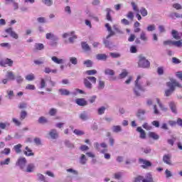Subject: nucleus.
Listing matches in <instances>:
<instances>
[{
    "mask_svg": "<svg viewBox=\"0 0 182 182\" xmlns=\"http://www.w3.org/2000/svg\"><path fill=\"white\" fill-rule=\"evenodd\" d=\"M166 86L169 87V89L165 90V96H166V97L173 95V92L176 90V87H179L180 89L182 87L181 84L174 79H171V82H166Z\"/></svg>",
    "mask_w": 182,
    "mask_h": 182,
    "instance_id": "obj_1",
    "label": "nucleus"
},
{
    "mask_svg": "<svg viewBox=\"0 0 182 182\" xmlns=\"http://www.w3.org/2000/svg\"><path fill=\"white\" fill-rule=\"evenodd\" d=\"M138 68H142V69H149L150 68V61L146 59L143 55L138 56Z\"/></svg>",
    "mask_w": 182,
    "mask_h": 182,
    "instance_id": "obj_2",
    "label": "nucleus"
},
{
    "mask_svg": "<svg viewBox=\"0 0 182 182\" xmlns=\"http://www.w3.org/2000/svg\"><path fill=\"white\" fill-rule=\"evenodd\" d=\"M140 79H141V75H138L135 80V88L134 89V92L136 96H140V93L137 90H144L143 86H141Z\"/></svg>",
    "mask_w": 182,
    "mask_h": 182,
    "instance_id": "obj_3",
    "label": "nucleus"
},
{
    "mask_svg": "<svg viewBox=\"0 0 182 182\" xmlns=\"http://www.w3.org/2000/svg\"><path fill=\"white\" fill-rule=\"evenodd\" d=\"M97 80V79L95 77H87V78L84 79V85L87 89H92L93 86L90 82H92L94 85H96Z\"/></svg>",
    "mask_w": 182,
    "mask_h": 182,
    "instance_id": "obj_4",
    "label": "nucleus"
},
{
    "mask_svg": "<svg viewBox=\"0 0 182 182\" xmlns=\"http://www.w3.org/2000/svg\"><path fill=\"white\" fill-rule=\"evenodd\" d=\"M139 161L140 164H142V168H147L148 167H151V162H150V161L140 158L139 159Z\"/></svg>",
    "mask_w": 182,
    "mask_h": 182,
    "instance_id": "obj_5",
    "label": "nucleus"
},
{
    "mask_svg": "<svg viewBox=\"0 0 182 182\" xmlns=\"http://www.w3.org/2000/svg\"><path fill=\"white\" fill-rule=\"evenodd\" d=\"M17 166L20 167V168L23 169L25 168V166H26V158H20L17 163Z\"/></svg>",
    "mask_w": 182,
    "mask_h": 182,
    "instance_id": "obj_6",
    "label": "nucleus"
},
{
    "mask_svg": "<svg viewBox=\"0 0 182 182\" xmlns=\"http://www.w3.org/2000/svg\"><path fill=\"white\" fill-rule=\"evenodd\" d=\"M5 31L6 32V33H9L10 36H11V38H13L14 39H18V38H19V36H18V33L14 31L12 28H9L6 29Z\"/></svg>",
    "mask_w": 182,
    "mask_h": 182,
    "instance_id": "obj_7",
    "label": "nucleus"
},
{
    "mask_svg": "<svg viewBox=\"0 0 182 182\" xmlns=\"http://www.w3.org/2000/svg\"><path fill=\"white\" fill-rule=\"evenodd\" d=\"M105 12H106V19H107V21H108V22H113V18H112V15L110 14L112 12V9L107 8L105 9Z\"/></svg>",
    "mask_w": 182,
    "mask_h": 182,
    "instance_id": "obj_8",
    "label": "nucleus"
},
{
    "mask_svg": "<svg viewBox=\"0 0 182 182\" xmlns=\"http://www.w3.org/2000/svg\"><path fill=\"white\" fill-rule=\"evenodd\" d=\"M163 161L164 163H165L166 164H168V166H171V155L170 154H165L163 156Z\"/></svg>",
    "mask_w": 182,
    "mask_h": 182,
    "instance_id": "obj_9",
    "label": "nucleus"
},
{
    "mask_svg": "<svg viewBox=\"0 0 182 182\" xmlns=\"http://www.w3.org/2000/svg\"><path fill=\"white\" fill-rule=\"evenodd\" d=\"M75 103L78 105V106H87V101L85 100V98H77L75 100Z\"/></svg>",
    "mask_w": 182,
    "mask_h": 182,
    "instance_id": "obj_10",
    "label": "nucleus"
},
{
    "mask_svg": "<svg viewBox=\"0 0 182 182\" xmlns=\"http://www.w3.org/2000/svg\"><path fill=\"white\" fill-rule=\"evenodd\" d=\"M136 132L139 133L140 139H142L143 140L146 139V132L143 129H141V127H138L136 128Z\"/></svg>",
    "mask_w": 182,
    "mask_h": 182,
    "instance_id": "obj_11",
    "label": "nucleus"
},
{
    "mask_svg": "<svg viewBox=\"0 0 182 182\" xmlns=\"http://www.w3.org/2000/svg\"><path fill=\"white\" fill-rule=\"evenodd\" d=\"M148 136L150 139H153L154 140H159V139H160V136L154 132H149Z\"/></svg>",
    "mask_w": 182,
    "mask_h": 182,
    "instance_id": "obj_12",
    "label": "nucleus"
},
{
    "mask_svg": "<svg viewBox=\"0 0 182 182\" xmlns=\"http://www.w3.org/2000/svg\"><path fill=\"white\" fill-rule=\"evenodd\" d=\"M58 92L61 96H69V95H70V91L64 88L59 89Z\"/></svg>",
    "mask_w": 182,
    "mask_h": 182,
    "instance_id": "obj_13",
    "label": "nucleus"
},
{
    "mask_svg": "<svg viewBox=\"0 0 182 182\" xmlns=\"http://www.w3.org/2000/svg\"><path fill=\"white\" fill-rule=\"evenodd\" d=\"M49 136H50L51 139L55 140V139H58V132L56 129H51L49 132Z\"/></svg>",
    "mask_w": 182,
    "mask_h": 182,
    "instance_id": "obj_14",
    "label": "nucleus"
},
{
    "mask_svg": "<svg viewBox=\"0 0 182 182\" xmlns=\"http://www.w3.org/2000/svg\"><path fill=\"white\" fill-rule=\"evenodd\" d=\"M70 38H69V42L70 43H73L75 42V39H77V36L75 35V31H71L70 34Z\"/></svg>",
    "mask_w": 182,
    "mask_h": 182,
    "instance_id": "obj_15",
    "label": "nucleus"
},
{
    "mask_svg": "<svg viewBox=\"0 0 182 182\" xmlns=\"http://www.w3.org/2000/svg\"><path fill=\"white\" fill-rule=\"evenodd\" d=\"M51 60H53V62H54V63H57V65H60L63 63V59L62 58L59 59L56 56H53L51 58Z\"/></svg>",
    "mask_w": 182,
    "mask_h": 182,
    "instance_id": "obj_16",
    "label": "nucleus"
},
{
    "mask_svg": "<svg viewBox=\"0 0 182 182\" xmlns=\"http://www.w3.org/2000/svg\"><path fill=\"white\" fill-rule=\"evenodd\" d=\"M21 149H22V144H18L14 146V149L17 154H20V153H22V150Z\"/></svg>",
    "mask_w": 182,
    "mask_h": 182,
    "instance_id": "obj_17",
    "label": "nucleus"
},
{
    "mask_svg": "<svg viewBox=\"0 0 182 182\" xmlns=\"http://www.w3.org/2000/svg\"><path fill=\"white\" fill-rule=\"evenodd\" d=\"M24 154H25V156H27L28 157L35 155V154L33 152H32V149H31L28 146L26 147V151H24Z\"/></svg>",
    "mask_w": 182,
    "mask_h": 182,
    "instance_id": "obj_18",
    "label": "nucleus"
},
{
    "mask_svg": "<svg viewBox=\"0 0 182 182\" xmlns=\"http://www.w3.org/2000/svg\"><path fill=\"white\" fill-rule=\"evenodd\" d=\"M82 48L83 50H85V52H89L90 51V46H89V44L86 42H82L81 43Z\"/></svg>",
    "mask_w": 182,
    "mask_h": 182,
    "instance_id": "obj_19",
    "label": "nucleus"
},
{
    "mask_svg": "<svg viewBox=\"0 0 182 182\" xmlns=\"http://www.w3.org/2000/svg\"><path fill=\"white\" fill-rule=\"evenodd\" d=\"M143 182H153V176H151V173H146Z\"/></svg>",
    "mask_w": 182,
    "mask_h": 182,
    "instance_id": "obj_20",
    "label": "nucleus"
},
{
    "mask_svg": "<svg viewBox=\"0 0 182 182\" xmlns=\"http://www.w3.org/2000/svg\"><path fill=\"white\" fill-rule=\"evenodd\" d=\"M146 114V111L144 109H139L136 113V116L139 117V119H141L143 120V116Z\"/></svg>",
    "mask_w": 182,
    "mask_h": 182,
    "instance_id": "obj_21",
    "label": "nucleus"
},
{
    "mask_svg": "<svg viewBox=\"0 0 182 182\" xmlns=\"http://www.w3.org/2000/svg\"><path fill=\"white\" fill-rule=\"evenodd\" d=\"M171 35L173 38H174V39H176L177 41H178L181 38L180 34H178V31L176 30H172Z\"/></svg>",
    "mask_w": 182,
    "mask_h": 182,
    "instance_id": "obj_22",
    "label": "nucleus"
},
{
    "mask_svg": "<svg viewBox=\"0 0 182 182\" xmlns=\"http://www.w3.org/2000/svg\"><path fill=\"white\" fill-rule=\"evenodd\" d=\"M97 60H106L107 59V55L106 54H98L96 56Z\"/></svg>",
    "mask_w": 182,
    "mask_h": 182,
    "instance_id": "obj_23",
    "label": "nucleus"
},
{
    "mask_svg": "<svg viewBox=\"0 0 182 182\" xmlns=\"http://www.w3.org/2000/svg\"><path fill=\"white\" fill-rule=\"evenodd\" d=\"M171 139H168L167 142L171 146H174V141H176V140H177V137H176L174 135H171Z\"/></svg>",
    "mask_w": 182,
    "mask_h": 182,
    "instance_id": "obj_24",
    "label": "nucleus"
},
{
    "mask_svg": "<svg viewBox=\"0 0 182 182\" xmlns=\"http://www.w3.org/2000/svg\"><path fill=\"white\" fill-rule=\"evenodd\" d=\"M6 77L9 79V80H15V75L12 71L7 72Z\"/></svg>",
    "mask_w": 182,
    "mask_h": 182,
    "instance_id": "obj_25",
    "label": "nucleus"
},
{
    "mask_svg": "<svg viewBox=\"0 0 182 182\" xmlns=\"http://www.w3.org/2000/svg\"><path fill=\"white\" fill-rule=\"evenodd\" d=\"M105 73L107 76H114V70H113L112 69H109V68L106 69L105 70Z\"/></svg>",
    "mask_w": 182,
    "mask_h": 182,
    "instance_id": "obj_26",
    "label": "nucleus"
},
{
    "mask_svg": "<svg viewBox=\"0 0 182 182\" xmlns=\"http://www.w3.org/2000/svg\"><path fill=\"white\" fill-rule=\"evenodd\" d=\"M38 123H40V124H45L46 123H48V119H46V117H40L38 118Z\"/></svg>",
    "mask_w": 182,
    "mask_h": 182,
    "instance_id": "obj_27",
    "label": "nucleus"
},
{
    "mask_svg": "<svg viewBox=\"0 0 182 182\" xmlns=\"http://www.w3.org/2000/svg\"><path fill=\"white\" fill-rule=\"evenodd\" d=\"M140 39L141 41H143V42H147L148 41L147 35L144 33V31H142L141 33Z\"/></svg>",
    "mask_w": 182,
    "mask_h": 182,
    "instance_id": "obj_28",
    "label": "nucleus"
},
{
    "mask_svg": "<svg viewBox=\"0 0 182 182\" xmlns=\"http://www.w3.org/2000/svg\"><path fill=\"white\" fill-rule=\"evenodd\" d=\"M45 48V46L43 43H36L35 44V50H42Z\"/></svg>",
    "mask_w": 182,
    "mask_h": 182,
    "instance_id": "obj_29",
    "label": "nucleus"
},
{
    "mask_svg": "<svg viewBox=\"0 0 182 182\" xmlns=\"http://www.w3.org/2000/svg\"><path fill=\"white\" fill-rule=\"evenodd\" d=\"M33 168H35L33 164H30L27 166L26 171L27 173H32V171H33Z\"/></svg>",
    "mask_w": 182,
    "mask_h": 182,
    "instance_id": "obj_30",
    "label": "nucleus"
},
{
    "mask_svg": "<svg viewBox=\"0 0 182 182\" xmlns=\"http://www.w3.org/2000/svg\"><path fill=\"white\" fill-rule=\"evenodd\" d=\"M172 46H176L177 48H181L182 41L179 40L178 41H172Z\"/></svg>",
    "mask_w": 182,
    "mask_h": 182,
    "instance_id": "obj_31",
    "label": "nucleus"
},
{
    "mask_svg": "<svg viewBox=\"0 0 182 182\" xmlns=\"http://www.w3.org/2000/svg\"><path fill=\"white\" fill-rule=\"evenodd\" d=\"M27 116H28V112H26V111L25 110L21 111L20 113V120H24V119H26Z\"/></svg>",
    "mask_w": 182,
    "mask_h": 182,
    "instance_id": "obj_32",
    "label": "nucleus"
},
{
    "mask_svg": "<svg viewBox=\"0 0 182 182\" xmlns=\"http://www.w3.org/2000/svg\"><path fill=\"white\" fill-rule=\"evenodd\" d=\"M45 73H57L58 70H51L50 68L47 67L44 70Z\"/></svg>",
    "mask_w": 182,
    "mask_h": 182,
    "instance_id": "obj_33",
    "label": "nucleus"
},
{
    "mask_svg": "<svg viewBox=\"0 0 182 182\" xmlns=\"http://www.w3.org/2000/svg\"><path fill=\"white\" fill-rule=\"evenodd\" d=\"M112 132H114V133H119V132H122V127L119 125L113 126Z\"/></svg>",
    "mask_w": 182,
    "mask_h": 182,
    "instance_id": "obj_34",
    "label": "nucleus"
},
{
    "mask_svg": "<svg viewBox=\"0 0 182 182\" xmlns=\"http://www.w3.org/2000/svg\"><path fill=\"white\" fill-rule=\"evenodd\" d=\"M86 161H87V159H86V156H85V154H82L80 159V164H86Z\"/></svg>",
    "mask_w": 182,
    "mask_h": 182,
    "instance_id": "obj_35",
    "label": "nucleus"
},
{
    "mask_svg": "<svg viewBox=\"0 0 182 182\" xmlns=\"http://www.w3.org/2000/svg\"><path fill=\"white\" fill-rule=\"evenodd\" d=\"M139 12L142 16H147V9L144 7H141L139 10Z\"/></svg>",
    "mask_w": 182,
    "mask_h": 182,
    "instance_id": "obj_36",
    "label": "nucleus"
},
{
    "mask_svg": "<svg viewBox=\"0 0 182 182\" xmlns=\"http://www.w3.org/2000/svg\"><path fill=\"white\" fill-rule=\"evenodd\" d=\"M129 75V73H127V70H123L122 72L119 74V79H124L126 76Z\"/></svg>",
    "mask_w": 182,
    "mask_h": 182,
    "instance_id": "obj_37",
    "label": "nucleus"
},
{
    "mask_svg": "<svg viewBox=\"0 0 182 182\" xmlns=\"http://www.w3.org/2000/svg\"><path fill=\"white\" fill-rule=\"evenodd\" d=\"M26 80H28L29 82H31L32 80H35V75L31 73V74H29V75H26Z\"/></svg>",
    "mask_w": 182,
    "mask_h": 182,
    "instance_id": "obj_38",
    "label": "nucleus"
},
{
    "mask_svg": "<svg viewBox=\"0 0 182 182\" xmlns=\"http://www.w3.org/2000/svg\"><path fill=\"white\" fill-rule=\"evenodd\" d=\"M5 63H6V65L11 67L14 65V61L11 59L6 58Z\"/></svg>",
    "mask_w": 182,
    "mask_h": 182,
    "instance_id": "obj_39",
    "label": "nucleus"
},
{
    "mask_svg": "<svg viewBox=\"0 0 182 182\" xmlns=\"http://www.w3.org/2000/svg\"><path fill=\"white\" fill-rule=\"evenodd\" d=\"M85 73L87 75H88L89 76H92L93 75H96V73H97V70H87L85 72Z\"/></svg>",
    "mask_w": 182,
    "mask_h": 182,
    "instance_id": "obj_40",
    "label": "nucleus"
},
{
    "mask_svg": "<svg viewBox=\"0 0 182 182\" xmlns=\"http://www.w3.org/2000/svg\"><path fill=\"white\" fill-rule=\"evenodd\" d=\"M169 106H170V108L172 110L173 113H177V109L176 108V104L174 102H171Z\"/></svg>",
    "mask_w": 182,
    "mask_h": 182,
    "instance_id": "obj_41",
    "label": "nucleus"
},
{
    "mask_svg": "<svg viewBox=\"0 0 182 182\" xmlns=\"http://www.w3.org/2000/svg\"><path fill=\"white\" fill-rule=\"evenodd\" d=\"M84 65H85V66L87 68H92V65H93V63H92V60H87L85 61H84Z\"/></svg>",
    "mask_w": 182,
    "mask_h": 182,
    "instance_id": "obj_42",
    "label": "nucleus"
},
{
    "mask_svg": "<svg viewBox=\"0 0 182 182\" xmlns=\"http://www.w3.org/2000/svg\"><path fill=\"white\" fill-rule=\"evenodd\" d=\"M127 18H128V19H131V21H133V19H134V14L133 11H129L127 14Z\"/></svg>",
    "mask_w": 182,
    "mask_h": 182,
    "instance_id": "obj_43",
    "label": "nucleus"
},
{
    "mask_svg": "<svg viewBox=\"0 0 182 182\" xmlns=\"http://www.w3.org/2000/svg\"><path fill=\"white\" fill-rule=\"evenodd\" d=\"M146 29L148 32H153V31H156V26L154 24L149 25Z\"/></svg>",
    "mask_w": 182,
    "mask_h": 182,
    "instance_id": "obj_44",
    "label": "nucleus"
},
{
    "mask_svg": "<svg viewBox=\"0 0 182 182\" xmlns=\"http://www.w3.org/2000/svg\"><path fill=\"white\" fill-rule=\"evenodd\" d=\"M156 102H157L159 107L161 109V110H164V112H166V110H167V108L164 107L163 104H161V102H160V100L159 98H156Z\"/></svg>",
    "mask_w": 182,
    "mask_h": 182,
    "instance_id": "obj_45",
    "label": "nucleus"
},
{
    "mask_svg": "<svg viewBox=\"0 0 182 182\" xmlns=\"http://www.w3.org/2000/svg\"><path fill=\"white\" fill-rule=\"evenodd\" d=\"M35 89H36V87L32 84H28L26 86V90H35Z\"/></svg>",
    "mask_w": 182,
    "mask_h": 182,
    "instance_id": "obj_46",
    "label": "nucleus"
},
{
    "mask_svg": "<svg viewBox=\"0 0 182 182\" xmlns=\"http://www.w3.org/2000/svg\"><path fill=\"white\" fill-rule=\"evenodd\" d=\"M46 39H56L55 35L52 33H48L46 36Z\"/></svg>",
    "mask_w": 182,
    "mask_h": 182,
    "instance_id": "obj_47",
    "label": "nucleus"
},
{
    "mask_svg": "<svg viewBox=\"0 0 182 182\" xmlns=\"http://www.w3.org/2000/svg\"><path fill=\"white\" fill-rule=\"evenodd\" d=\"M56 113H58V109H56L55 108H51L48 112L50 116H55V114H56Z\"/></svg>",
    "mask_w": 182,
    "mask_h": 182,
    "instance_id": "obj_48",
    "label": "nucleus"
},
{
    "mask_svg": "<svg viewBox=\"0 0 182 182\" xmlns=\"http://www.w3.org/2000/svg\"><path fill=\"white\" fill-rule=\"evenodd\" d=\"M131 5H132V9H133V11H134V12H139V7H137V5L136 4V3L132 1L131 3Z\"/></svg>",
    "mask_w": 182,
    "mask_h": 182,
    "instance_id": "obj_49",
    "label": "nucleus"
},
{
    "mask_svg": "<svg viewBox=\"0 0 182 182\" xmlns=\"http://www.w3.org/2000/svg\"><path fill=\"white\" fill-rule=\"evenodd\" d=\"M10 161H11V159L7 158L4 161H1V166L8 165L9 164Z\"/></svg>",
    "mask_w": 182,
    "mask_h": 182,
    "instance_id": "obj_50",
    "label": "nucleus"
},
{
    "mask_svg": "<svg viewBox=\"0 0 182 182\" xmlns=\"http://www.w3.org/2000/svg\"><path fill=\"white\" fill-rule=\"evenodd\" d=\"M70 62L72 65H77V58H76V57H71L70 58Z\"/></svg>",
    "mask_w": 182,
    "mask_h": 182,
    "instance_id": "obj_51",
    "label": "nucleus"
},
{
    "mask_svg": "<svg viewBox=\"0 0 182 182\" xmlns=\"http://www.w3.org/2000/svg\"><path fill=\"white\" fill-rule=\"evenodd\" d=\"M12 122L13 123H14L15 126H21V124H22V123L21 122V121H19L18 119L16 118H13L12 119Z\"/></svg>",
    "mask_w": 182,
    "mask_h": 182,
    "instance_id": "obj_52",
    "label": "nucleus"
},
{
    "mask_svg": "<svg viewBox=\"0 0 182 182\" xmlns=\"http://www.w3.org/2000/svg\"><path fill=\"white\" fill-rule=\"evenodd\" d=\"M142 127L145 129V130H151V126H150L147 122L144 123Z\"/></svg>",
    "mask_w": 182,
    "mask_h": 182,
    "instance_id": "obj_53",
    "label": "nucleus"
},
{
    "mask_svg": "<svg viewBox=\"0 0 182 182\" xmlns=\"http://www.w3.org/2000/svg\"><path fill=\"white\" fill-rule=\"evenodd\" d=\"M74 133H75V134H76L77 136H83V134H85V132L80 131V130H79V129H75V130H74Z\"/></svg>",
    "mask_w": 182,
    "mask_h": 182,
    "instance_id": "obj_54",
    "label": "nucleus"
},
{
    "mask_svg": "<svg viewBox=\"0 0 182 182\" xmlns=\"http://www.w3.org/2000/svg\"><path fill=\"white\" fill-rule=\"evenodd\" d=\"M143 180H144V178L141 176H138L134 178V182H143Z\"/></svg>",
    "mask_w": 182,
    "mask_h": 182,
    "instance_id": "obj_55",
    "label": "nucleus"
},
{
    "mask_svg": "<svg viewBox=\"0 0 182 182\" xmlns=\"http://www.w3.org/2000/svg\"><path fill=\"white\" fill-rule=\"evenodd\" d=\"M80 118L81 120H87V114L86 112H82L80 114Z\"/></svg>",
    "mask_w": 182,
    "mask_h": 182,
    "instance_id": "obj_56",
    "label": "nucleus"
},
{
    "mask_svg": "<svg viewBox=\"0 0 182 182\" xmlns=\"http://www.w3.org/2000/svg\"><path fill=\"white\" fill-rule=\"evenodd\" d=\"M110 57L113 58H120V53H110Z\"/></svg>",
    "mask_w": 182,
    "mask_h": 182,
    "instance_id": "obj_57",
    "label": "nucleus"
},
{
    "mask_svg": "<svg viewBox=\"0 0 182 182\" xmlns=\"http://www.w3.org/2000/svg\"><path fill=\"white\" fill-rule=\"evenodd\" d=\"M172 63H174V65H178V63H181V60L176 57H173L172 58Z\"/></svg>",
    "mask_w": 182,
    "mask_h": 182,
    "instance_id": "obj_58",
    "label": "nucleus"
},
{
    "mask_svg": "<svg viewBox=\"0 0 182 182\" xmlns=\"http://www.w3.org/2000/svg\"><path fill=\"white\" fill-rule=\"evenodd\" d=\"M37 177H38V180H40V181H44L46 179L45 176H43V174H42V173H38Z\"/></svg>",
    "mask_w": 182,
    "mask_h": 182,
    "instance_id": "obj_59",
    "label": "nucleus"
},
{
    "mask_svg": "<svg viewBox=\"0 0 182 182\" xmlns=\"http://www.w3.org/2000/svg\"><path fill=\"white\" fill-rule=\"evenodd\" d=\"M157 73L159 75H164V68H163V67H159L157 69Z\"/></svg>",
    "mask_w": 182,
    "mask_h": 182,
    "instance_id": "obj_60",
    "label": "nucleus"
},
{
    "mask_svg": "<svg viewBox=\"0 0 182 182\" xmlns=\"http://www.w3.org/2000/svg\"><path fill=\"white\" fill-rule=\"evenodd\" d=\"M35 65H43L44 63V60L43 58H41L40 60H34Z\"/></svg>",
    "mask_w": 182,
    "mask_h": 182,
    "instance_id": "obj_61",
    "label": "nucleus"
},
{
    "mask_svg": "<svg viewBox=\"0 0 182 182\" xmlns=\"http://www.w3.org/2000/svg\"><path fill=\"white\" fill-rule=\"evenodd\" d=\"M105 110H106V108L105 107H101L98 109V114H104Z\"/></svg>",
    "mask_w": 182,
    "mask_h": 182,
    "instance_id": "obj_62",
    "label": "nucleus"
},
{
    "mask_svg": "<svg viewBox=\"0 0 182 182\" xmlns=\"http://www.w3.org/2000/svg\"><path fill=\"white\" fill-rule=\"evenodd\" d=\"M28 105L26 104V102H21L18 105V108L20 109H26Z\"/></svg>",
    "mask_w": 182,
    "mask_h": 182,
    "instance_id": "obj_63",
    "label": "nucleus"
},
{
    "mask_svg": "<svg viewBox=\"0 0 182 182\" xmlns=\"http://www.w3.org/2000/svg\"><path fill=\"white\" fill-rule=\"evenodd\" d=\"M105 88V81L100 80L98 89H104Z\"/></svg>",
    "mask_w": 182,
    "mask_h": 182,
    "instance_id": "obj_64",
    "label": "nucleus"
}]
</instances>
